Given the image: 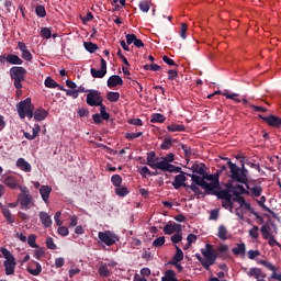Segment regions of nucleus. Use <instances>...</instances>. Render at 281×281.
Instances as JSON below:
<instances>
[{"label":"nucleus","instance_id":"nucleus-11","mask_svg":"<svg viewBox=\"0 0 281 281\" xmlns=\"http://www.w3.org/2000/svg\"><path fill=\"white\" fill-rule=\"evenodd\" d=\"M87 104L89 106H102V94L97 90H90L87 94Z\"/></svg>","mask_w":281,"mask_h":281},{"label":"nucleus","instance_id":"nucleus-16","mask_svg":"<svg viewBox=\"0 0 281 281\" xmlns=\"http://www.w3.org/2000/svg\"><path fill=\"white\" fill-rule=\"evenodd\" d=\"M90 74L92 78H104L106 76V60L101 58V69L91 68Z\"/></svg>","mask_w":281,"mask_h":281},{"label":"nucleus","instance_id":"nucleus-29","mask_svg":"<svg viewBox=\"0 0 281 281\" xmlns=\"http://www.w3.org/2000/svg\"><path fill=\"white\" fill-rule=\"evenodd\" d=\"M157 154H155V151H150L147 154V166H149V168L154 169L156 164H157Z\"/></svg>","mask_w":281,"mask_h":281},{"label":"nucleus","instance_id":"nucleus-45","mask_svg":"<svg viewBox=\"0 0 281 281\" xmlns=\"http://www.w3.org/2000/svg\"><path fill=\"white\" fill-rule=\"evenodd\" d=\"M115 194L117 196H126V194H128V188L122 186L116 187Z\"/></svg>","mask_w":281,"mask_h":281},{"label":"nucleus","instance_id":"nucleus-33","mask_svg":"<svg viewBox=\"0 0 281 281\" xmlns=\"http://www.w3.org/2000/svg\"><path fill=\"white\" fill-rule=\"evenodd\" d=\"M231 191L235 194V196H240L241 194H247V190L245 187L240 184H236L231 188Z\"/></svg>","mask_w":281,"mask_h":281},{"label":"nucleus","instance_id":"nucleus-52","mask_svg":"<svg viewBox=\"0 0 281 281\" xmlns=\"http://www.w3.org/2000/svg\"><path fill=\"white\" fill-rule=\"evenodd\" d=\"M171 146H172V139L166 138L160 145V148L161 150H170Z\"/></svg>","mask_w":281,"mask_h":281},{"label":"nucleus","instance_id":"nucleus-19","mask_svg":"<svg viewBox=\"0 0 281 281\" xmlns=\"http://www.w3.org/2000/svg\"><path fill=\"white\" fill-rule=\"evenodd\" d=\"M27 273L31 276H41L43 271V267L37 261H33L30 263V266L26 268Z\"/></svg>","mask_w":281,"mask_h":281},{"label":"nucleus","instance_id":"nucleus-64","mask_svg":"<svg viewBox=\"0 0 281 281\" xmlns=\"http://www.w3.org/2000/svg\"><path fill=\"white\" fill-rule=\"evenodd\" d=\"M177 78H179V72L177 70L170 69L168 71V79L169 80H177Z\"/></svg>","mask_w":281,"mask_h":281},{"label":"nucleus","instance_id":"nucleus-43","mask_svg":"<svg viewBox=\"0 0 281 281\" xmlns=\"http://www.w3.org/2000/svg\"><path fill=\"white\" fill-rule=\"evenodd\" d=\"M222 95H224V98H227V100H233V102H236L237 104L240 102L237 93L224 92L222 93Z\"/></svg>","mask_w":281,"mask_h":281},{"label":"nucleus","instance_id":"nucleus-35","mask_svg":"<svg viewBox=\"0 0 281 281\" xmlns=\"http://www.w3.org/2000/svg\"><path fill=\"white\" fill-rule=\"evenodd\" d=\"M139 175L143 177V179H146L147 177H155V172L150 171L148 167H140L138 168Z\"/></svg>","mask_w":281,"mask_h":281},{"label":"nucleus","instance_id":"nucleus-51","mask_svg":"<svg viewBox=\"0 0 281 281\" xmlns=\"http://www.w3.org/2000/svg\"><path fill=\"white\" fill-rule=\"evenodd\" d=\"M166 245V237L160 236L153 241L154 247H164Z\"/></svg>","mask_w":281,"mask_h":281},{"label":"nucleus","instance_id":"nucleus-27","mask_svg":"<svg viewBox=\"0 0 281 281\" xmlns=\"http://www.w3.org/2000/svg\"><path fill=\"white\" fill-rule=\"evenodd\" d=\"M98 273L101 278H111V269L109 268V265H101L98 269Z\"/></svg>","mask_w":281,"mask_h":281},{"label":"nucleus","instance_id":"nucleus-42","mask_svg":"<svg viewBox=\"0 0 281 281\" xmlns=\"http://www.w3.org/2000/svg\"><path fill=\"white\" fill-rule=\"evenodd\" d=\"M260 232H261L262 238L265 240H267V239H269V238H271L273 236L271 234V232H269V227L267 225L261 226Z\"/></svg>","mask_w":281,"mask_h":281},{"label":"nucleus","instance_id":"nucleus-57","mask_svg":"<svg viewBox=\"0 0 281 281\" xmlns=\"http://www.w3.org/2000/svg\"><path fill=\"white\" fill-rule=\"evenodd\" d=\"M46 247L47 249H52V250L57 249L56 243H54V238L52 237L46 238Z\"/></svg>","mask_w":281,"mask_h":281},{"label":"nucleus","instance_id":"nucleus-17","mask_svg":"<svg viewBox=\"0 0 281 281\" xmlns=\"http://www.w3.org/2000/svg\"><path fill=\"white\" fill-rule=\"evenodd\" d=\"M38 218L43 227H45L46 229H48V227H52V224H53L52 215H49L47 212L41 211L38 213Z\"/></svg>","mask_w":281,"mask_h":281},{"label":"nucleus","instance_id":"nucleus-37","mask_svg":"<svg viewBox=\"0 0 281 281\" xmlns=\"http://www.w3.org/2000/svg\"><path fill=\"white\" fill-rule=\"evenodd\" d=\"M150 5H153L150 0H142L138 4V8L142 10V12H148L150 10Z\"/></svg>","mask_w":281,"mask_h":281},{"label":"nucleus","instance_id":"nucleus-28","mask_svg":"<svg viewBox=\"0 0 281 281\" xmlns=\"http://www.w3.org/2000/svg\"><path fill=\"white\" fill-rule=\"evenodd\" d=\"M167 131L169 133H183V131H186V125L173 123L167 126Z\"/></svg>","mask_w":281,"mask_h":281},{"label":"nucleus","instance_id":"nucleus-32","mask_svg":"<svg viewBox=\"0 0 281 281\" xmlns=\"http://www.w3.org/2000/svg\"><path fill=\"white\" fill-rule=\"evenodd\" d=\"M161 281H178L177 273L175 270H167L165 276L161 278Z\"/></svg>","mask_w":281,"mask_h":281},{"label":"nucleus","instance_id":"nucleus-56","mask_svg":"<svg viewBox=\"0 0 281 281\" xmlns=\"http://www.w3.org/2000/svg\"><path fill=\"white\" fill-rule=\"evenodd\" d=\"M144 133L137 132V133H126L125 134V139H137L138 137H142Z\"/></svg>","mask_w":281,"mask_h":281},{"label":"nucleus","instance_id":"nucleus-10","mask_svg":"<svg viewBox=\"0 0 281 281\" xmlns=\"http://www.w3.org/2000/svg\"><path fill=\"white\" fill-rule=\"evenodd\" d=\"M258 265H261L262 267L268 269V271H272L268 280L281 281V272H278V267H276L273 263L267 260L260 259L258 260Z\"/></svg>","mask_w":281,"mask_h":281},{"label":"nucleus","instance_id":"nucleus-22","mask_svg":"<svg viewBox=\"0 0 281 281\" xmlns=\"http://www.w3.org/2000/svg\"><path fill=\"white\" fill-rule=\"evenodd\" d=\"M124 85V80H122V77L117 75H113L108 79V87L109 89H113L115 87H120Z\"/></svg>","mask_w":281,"mask_h":281},{"label":"nucleus","instance_id":"nucleus-25","mask_svg":"<svg viewBox=\"0 0 281 281\" xmlns=\"http://www.w3.org/2000/svg\"><path fill=\"white\" fill-rule=\"evenodd\" d=\"M247 251V246L245 243L236 244V247L232 249V252L234 256H240L241 258H245V254Z\"/></svg>","mask_w":281,"mask_h":281},{"label":"nucleus","instance_id":"nucleus-36","mask_svg":"<svg viewBox=\"0 0 281 281\" xmlns=\"http://www.w3.org/2000/svg\"><path fill=\"white\" fill-rule=\"evenodd\" d=\"M36 234H31L27 236L26 240H27V245L32 247V249H38V244H36Z\"/></svg>","mask_w":281,"mask_h":281},{"label":"nucleus","instance_id":"nucleus-30","mask_svg":"<svg viewBox=\"0 0 281 281\" xmlns=\"http://www.w3.org/2000/svg\"><path fill=\"white\" fill-rule=\"evenodd\" d=\"M7 63H9V65H23V59L18 55L10 54L7 56Z\"/></svg>","mask_w":281,"mask_h":281},{"label":"nucleus","instance_id":"nucleus-34","mask_svg":"<svg viewBox=\"0 0 281 281\" xmlns=\"http://www.w3.org/2000/svg\"><path fill=\"white\" fill-rule=\"evenodd\" d=\"M189 190H192V192H194V194L198 196V199H201L203 196H205V194L203 193V191L201 190V188H199V186L196 184H191L187 187V192Z\"/></svg>","mask_w":281,"mask_h":281},{"label":"nucleus","instance_id":"nucleus-5","mask_svg":"<svg viewBox=\"0 0 281 281\" xmlns=\"http://www.w3.org/2000/svg\"><path fill=\"white\" fill-rule=\"evenodd\" d=\"M18 113L21 120H25V117L32 120L34 117V105H32L31 98H26L19 103Z\"/></svg>","mask_w":281,"mask_h":281},{"label":"nucleus","instance_id":"nucleus-47","mask_svg":"<svg viewBox=\"0 0 281 281\" xmlns=\"http://www.w3.org/2000/svg\"><path fill=\"white\" fill-rule=\"evenodd\" d=\"M218 199H222V201H225L227 199H232V193L227 190H221L217 192Z\"/></svg>","mask_w":281,"mask_h":281},{"label":"nucleus","instance_id":"nucleus-14","mask_svg":"<svg viewBox=\"0 0 281 281\" xmlns=\"http://www.w3.org/2000/svg\"><path fill=\"white\" fill-rule=\"evenodd\" d=\"M248 278H255L256 281H267V273L260 268H250L247 272Z\"/></svg>","mask_w":281,"mask_h":281},{"label":"nucleus","instance_id":"nucleus-23","mask_svg":"<svg viewBox=\"0 0 281 281\" xmlns=\"http://www.w3.org/2000/svg\"><path fill=\"white\" fill-rule=\"evenodd\" d=\"M176 232H181V225L173 223V224H167L164 226V234L167 236H170L171 234H175Z\"/></svg>","mask_w":281,"mask_h":281},{"label":"nucleus","instance_id":"nucleus-6","mask_svg":"<svg viewBox=\"0 0 281 281\" xmlns=\"http://www.w3.org/2000/svg\"><path fill=\"white\" fill-rule=\"evenodd\" d=\"M228 168L231 170V177L234 181H238V183H247V169L243 165V169H240L236 164L232 161L228 162Z\"/></svg>","mask_w":281,"mask_h":281},{"label":"nucleus","instance_id":"nucleus-46","mask_svg":"<svg viewBox=\"0 0 281 281\" xmlns=\"http://www.w3.org/2000/svg\"><path fill=\"white\" fill-rule=\"evenodd\" d=\"M111 181L115 188H120V186H122V177L120 175H113L111 177Z\"/></svg>","mask_w":281,"mask_h":281},{"label":"nucleus","instance_id":"nucleus-8","mask_svg":"<svg viewBox=\"0 0 281 281\" xmlns=\"http://www.w3.org/2000/svg\"><path fill=\"white\" fill-rule=\"evenodd\" d=\"M21 194L18 196V201L21 205V210H32L34 207V199L30 194L26 187H20Z\"/></svg>","mask_w":281,"mask_h":281},{"label":"nucleus","instance_id":"nucleus-59","mask_svg":"<svg viewBox=\"0 0 281 281\" xmlns=\"http://www.w3.org/2000/svg\"><path fill=\"white\" fill-rule=\"evenodd\" d=\"M127 124H132L133 126H144L142 119H130Z\"/></svg>","mask_w":281,"mask_h":281},{"label":"nucleus","instance_id":"nucleus-41","mask_svg":"<svg viewBox=\"0 0 281 281\" xmlns=\"http://www.w3.org/2000/svg\"><path fill=\"white\" fill-rule=\"evenodd\" d=\"M83 47L87 49V52H90V54L98 52V44H93V42H85Z\"/></svg>","mask_w":281,"mask_h":281},{"label":"nucleus","instance_id":"nucleus-7","mask_svg":"<svg viewBox=\"0 0 281 281\" xmlns=\"http://www.w3.org/2000/svg\"><path fill=\"white\" fill-rule=\"evenodd\" d=\"M25 74H27V70L23 67L14 66L10 69V77L14 80L15 89H23V85L21 82L25 80Z\"/></svg>","mask_w":281,"mask_h":281},{"label":"nucleus","instance_id":"nucleus-3","mask_svg":"<svg viewBox=\"0 0 281 281\" xmlns=\"http://www.w3.org/2000/svg\"><path fill=\"white\" fill-rule=\"evenodd\" d=\"M175 161V154L169 153L166 156L158 157L153 170H161V172H181V167L171 165Z\"/></svg>","mask_w":281,"mask_h":281},{"label":"nucleus","instance_id":"nucleus-54","mask_svg":"<svg viewBox=\"0 0 281 281\" xmlns=\"http://www.w3.org/2000/svg\"><path fill=\"white\" fill-rule=\"evenodd\" d=\"M144 69L146 71H159V69H161V66H159L157 64H150V65H145Z\"/></svg>","mask_w":281,"mask_h":281},{"label":"nucleus","instance_id":"nucleus-62","mask_svg":"<svg viewBox=\"0 0 281 281\" xmlns=\"http://www.w3.org/2000/svg\"><path fill=\"white\" fill-rule=\"evenodd\" d=\"M248 258L249 260H256L258 256H260V250H248Z\"/></svg>","mask_w":281,"mask_h":281},{"label":"nucleus","instance_id":"nucleus-4","mask_svg":"<svg viewBox=\"0 0 281 281\" xmlns=\"http://www.w3.org/2000/svg\"><path fill=\"white\" fill-rule=\"evenodd\" d=\"M0 251L5 259L3 261L5 276H14L16 271V258H14V255L8 248H1Z\"/></svg>","mask_w":281,"mask_h":281},{"label":"nucleus","instance_id":"nucleus-58","mask_svg":"<svg viewBox=\"0 0 281 281\" xmlns=\"http://www.w3.org/2000/svg\"><path fill=\"white\" fill-rule=\"evenodd\" d=\"M196 235H194V234H189L188 235V237H187V240H188V245H187V247H184V249H188L189 247H191V245L193 244V243H196Z\"/></svg>","mask_w":281,"mask_h":281},{"label":"nucleus","instance_id":"nucleus-44","mask_svg":"<svg viewBox=\"0 0 281 281\" xmlns=\"http://www.w3.org/2000/svg\"><path fill=\"white\" fill-rule=\"evenodd\" d=\"M106 100H109V102H117V100H120V92H108Z\"/></svg>","mask_w":281,"mask_h":281},{"label":"nucleus","instance_id":"nucleus-40","mask_svg":"<svg viewBox=\"0 0 281 281\" xmlns=\"http://www.w3.org/2000/svg\"><path fill=\"white\" fill-rule=\"evenodd\" d=\"M2 214H3L7 223H9V225H12V223H14V220L12 218V213L10 212V209L2 207Z\"/></svg>","mask_w":281,"mask_h":281},{"label":"nucleus","instance_id":"nucleus-39","mask_svg":"<svg viewBox=\"0 0 281 281\" xmlns=\"http://www.w3.org/2000/svg\"><path fill=\"white\" fill-rule=\"evenodd\" d=\"M183 260V250L179 248V246H176V255L173 256L171 262H181Z\"/></svg>","mask_w":281,"mask_h":281},{"label":"nucleus","instance_id":"nucleus-50","mask_svg":"<svg viewBox=\"0 0 281 281\" xmlns=\"http://www.w3.org/2000/svg\"><path fill=\"white\" fill-rule=\"evenodd\" d=\"M257 203L259 206L262 207V210H265V212H271V209L265 205V203H267V198L265 195H262L259 200H257Z\"/></svg>","mask_w":281,"mask_h":281},{"label":"nucleus","instance_id":"nucleus-24","mask_svg":"<svg viewBox=\"0 0 281 281\" xmlns=\"http://www.w3.org/2000/svg\"><path fill=\"white\" fill-rule=\"evenodd\" d=\"M40 194H41L44 203H49V195L52 194V187H49V186H42L40 188Z\"/></svg>","mask_w":281,"mask_h":281},{"label":"nucleus","instance_id":"nucleus-61","mask_svg":"<svg viewBox=\"0 0 281 281\" xmlns=\"http://www.w3.org/2000/svg\"><path fill=\"white\" fill-rule=\"evenodd\" d=\"M187 32H188V24L187 23H182L181 27H180V36H181V38H188Z\"/></svg>","mask_w":281,"mask_h":281},{"label":"nucleus","instance_id":"nucleus-53","mask_svg":"<svg viewBox=\"0 0 281 281\" xmlns=\"http://www.w3.org/2000/svg\"><path fill=\"white\" fill-rule=\"evenodd\" d=\"M100 114H101V120H109V117H111L109 112H106V106L104 104L100 105Z\"/></svg>","mask_w":281,"mask_h":281},{"label":"nucleus","instance_id":"nucleus-20","mask_svg":"<svg viewBox=\"0 0 281 281\" xmlns=\"http://www.w3.org/2000/svg\"><path fill=\"white\" fill-rule=\"evenodd\" d=\"M15 166L19 170H22V172H32V165H30L25 158H19Z\"/></svg>","mask_w":281,"mask_h":281},{"label":"nucleus","instance_id":"nucleus-31","mask_svg":"<svg viewBox=\"0 0 281 281\" xmlns=\"http://www.w3.org/2000/svg\"><path fill=\"white\" fill-rule=\"evenodd\" d=\"M151 124H164L166 122V116L161 113H155L150 119Z\"/></svg>","mask_w":281,"mask_h":281},{"label":"nucleus","instance_id":"nucleus-55","mask_svg":"<svg viewBox=\"0 0 281 281\" xmlns=\"http://www.w3.org/2000/svg\"><path fill=\"white\" fill-rule=\"evenodd\" d=\"M41 36H43V38H52V30L49 27H43L41 30Z\"/></svg>","mask_w":281,"mask_h":281},{"label":"nucleus","instance_id":"nucleus-18","mask_svg":"<svg viewBox=\"0 0 281 281\" xmlns=\"http://www.w3.org/2000/svg\"><path fill=\"white\" fill-rule=\"evenodd\" d=\"M188 180V178L186 177V173H179L175 177L172 186L175 188V190H179V188H188V186H186V181Z\"/></svg>","mask_w":281,"mask_h":281},{"label":"nucleus","instance_id":"nucleus-63","mask_svg":"<svg viewBox=\"0 0 281 281\" xmlns=\"http://www.w3.org/2000/svg\"><path fill=\"white\" fill-rule=\"evenodd\" d=\"M57 233L59 236H69V228L67 226H59Z\"/></svg>","mask_w":281,"mask_h":281},{"label":"nucleus","instance_id":"nucleus-12","mask_svg":"<svg viewBox=\"0 0 281 281\" xmlns=\"http://www.w3.org/2000/svg\"><path fill=\"white\" fill-rule=\"evenodd\" d=\"M246 194L247 196H251L252 199H258L262 194V187L256 184L255 182H247L246 183Z\"/></svg>","mask_w":281,"mask_h":281},{"label":"nucleus","instance_id":"nucleus-49","mask_svg":"<svg viewBox=\"0 0 281 281\" xmlns=\"http://www.w3.org/2000/svg\"><path fill=\"white\" fill-rule=\"evenodd\" d=\"M35 12L37 16H40L41 19H45V16H47V12L45 11L44 5H37L35 9Z\"/></svg>","mask_w":281,"mask_h":281},{"label":"nucleus","instance_id":"nucleus-26","mask_svg":"<svg viewBox=\"0 0 281 281\" xmlns=\"http://www.w3.org/2000/svg\"><path fill=\"white\" fill-rule=\"evenodd\" d=\"M47 115H49V112H47V110L41 108V109L35 110L34 120H36V122H43V120H45V117H47Z\"/></svg>","mask_w":281,"mask_h":281},{"label":"nucleus","instance_id":"nucleus-13","mask_svg":"<svg viewBox=\"0 0 281 281\" xmlns=\"http://www.w3.org/2000/svg\"><path fill=\"white\" fill-rule=\"evenodd\" d=\"M3 183L10 190H21V188H23L21 186V182L19 181V178H16L15 176H7V177H4Z\"/></svg>","mask_w":281,"mask_h":281},{"label":"nucleus","instance_id":"nucleus-2","mask_svg":"<svg viewBox=\"0 0 281 281\" xmlns=\"http://www.w3.org/2000/svg\"><path fill=\"white\" fill-rule=\"evenodd\" d=\"M192 181L195 186H200L207 194H212L214 190H218V175H206L203 178L200 176H192Z\"/></svg>","mask_w":281,"mask_h":281},{"label":"nucleus","instance_id":"nucleus-15","mask_svg":"<svg viewBox=\"0 0 281 281\" xmlns=\"http://www.w3.org/2000/svg\"><path fill=\"white\" fill-rule=\"evenodd\" d=\"M260 120L267 123L268 126H273V128H281V117L276 115L262 116L259 115Z\"/></svg>","mask_w":281,"mask_h":281},{"label":"nucleus","instance_id":"nucleus-60","mask_svg":"<svg viewBox=\"0 0 281 281\" xmlns=\"http://www.w3.org/2000/svg\"><path fill=\"white\" fill-rule=\"evenodd\" d=\"M45 256V250H43V248H37L36 250H34V258L36 260H41V258H43Z\"/></svg>","mask_w":281,"mask_h":281},{"label":"nucleus","instance_id":"nucleus-38","mask_svg":"<svg viewBox=\"0 0 281 281\" xmlns=\"http://www.w3.org/2000/svg\"><path fill=\"white\" fill-rule=\"evenodd\" d=\"M44 85L47 87V89H56V87H60V85H58V82H56V80H54L52 77H47Z\"/></svg>","mask_w":281,"mask_h":281},{"label":"nucleus","instance_id":"nucleus-21","mask_svg":"<svg viewBox=\"0 0 281 281\" xmlns=\"http://www.w3.org/2000/svg\"><path fill=\"white\" fill-rule=\"evenodd\" d=\"M217 238H220V240H231L232 235L229 234V231H227V227L225 225L218 226Z\"/></svg>","mask_w":281,"mask_h":281},{"label":"nucleus","instance_id":"nucleus-48","mask_svg":"<svg viewBox=\"0 0 281 281\" xmlns=\"http://www.w3.org/2000/svg\"><path fill=\"white\" fill-rule=\"evenodd\" d=\"M259 231H260V228H258V226H252V228L249 229L250 238H254L255 240L258 239L260 236Z\"/></svg>","mask_w":281,"mask_h":281},{"label":"nucleus","instance_id":"nucleus-1","mask_svg":"<svg viewBox=\"0 0 281 281\" xmlns=\"http://www.w3.org/2000/svg\"><path fill=\"white\" fill-rule=\"evenodd\" d=\"M201 254L203 257L195 254V258L201 262L203 269L210 271V267L216 263L217 258H227L229 256V246L220 244L215 250L212 244H206L205 248L201 249Z\"/></svg>","mask_w":281,"mask_h":281},{"label":"nucleus","instance_id":"nucleus-9","mask_svg":"<svg viewBox=\"0 0 281 281\" xmlns=\"http://www.w3.org/2000/svg\"><path fill=\"white\" fill-rule=\"evenodd\" d=\"M98 238L106 247H113V245L120 243V236L112 231L99 232Z\"/></svg>","mask_w":281,"mask_h":281}]
</instances>
